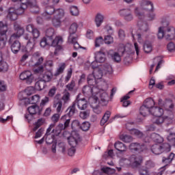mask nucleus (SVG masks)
Here are the masks:
<instances>
[{
	"mask_svg": "<svg viewBox=\"0 0 175 175\" xmlns=\"http://www.w3.org/2000/svg\"><path fill=\"white\" fill-rule=\"evenodd\" d=\"M21 2L19 8H10L8 10V18L12 21H16L18 14H23L27 8H30L31 13H39V5L36 0H29L25 3Z\"/></svg>",
	"mask_w": 175,
	"mask_h": 175,
	"instance_id": "1",
	"label": "nucleus"
},
{
	"mask_svg": "<svg viewBox=\"0 0 175 175\" xmlns=\"http://www.w3.org/2000/svg\"><path fill=\"white\" fill-rule=\"evenodd\" d=\"M53 14H55L52 19L53 25L54 27H61L62 20L65 17V10L63 8L55 9L53 5H46L44 12L42 14V17L46 20H50Z\"/></svg>",
	"mask_w": 175,
	"mask_h": 175,
	"instance_id": "2",
	"label": "nucleus"
},
{
	"mask_svg": "<svg viewBox=\"0 0 175 175\" xmlns=\"http://www.w3.org/2000/svg\"><path fill=\"white\" fill-rule=\"evenodd\" d=\"M26 31L31 33V36L29 34H25L24 36L25 40H28L26 45V50L27 51H32V50H33V47H35L36 39L40 36V31H39L38 29L35 28L33 25H28L26 27Z\"/></svg>",
	"mask_w": 175,
	"mask_h": 175,
	"instance_id": "3",
	"label": "nucleus"
},
{
	"mask_svg": "<svg viewBox=\"0 0 175 175\" xmlns=\"http://www.w3.org/2000/svg\"><path fill=\"white\" fill-rule=\"evenodd\" d=\"M154 10V4L150 0H141L139 5H137L133 9V14L137 18H144L147 12H151Z\"/></svg>",
	"mask_w": 175,
	"mask_h": 175,
	"instance_id": "4",
	"label": "nucleus"
},
{
	"mask_svg": "<svg viewBox=\"0 0 175 175\" xmlns=\"http://www.w3.org/2000/svg\"><path fill=\"white\" fill-rule=\"evenodd\" d=\"M33 72L36 75H40V79L44 83H50L54 77L53 69L46 70L43 66H40L34 68Z\"/></svg>",
	"mask_w": 175,
	"mask_h": 175,
	"instance_id": "5",
	"label": "nucleus"
},
{
	"mask_svg": "<svg viewBox=\"0 0 175 175\" xmlns=\"http://www.w3.org/2000/svg\"><path fill=\"white\" fill-rule=\"evenodd\" d=\"M159 106H163L164 109L170 112V115L166 116V118H170V120L174 118L173 110L174 109V103L172 99L167 98L164 102L162 101V99H159Z\"/></svg>",
	"mask_w": 175,
	"mask_h": 175,
	"instance_id": "6",
	"label": "nucleus"
},
{
	"mask_svg": "<svg viewBox=\"0 0 175 175\" xmlns=\"http://www.w3.org/2000/svg\"><path fill=\"white\" fill-rule=\"evenodd\" d=\"M128 46H129V44L126 45V46L122 45L118 49L117 52L110 50L109 51L108 54L111 56V58L114 62H121V57H122L124 55V53L126 51V47H128Z\"/></svg>",
	"mask_w": 175,
	"mask_h": 175,
	"instance_id": "7",
	"label": "nucleus"
},
{
	"mask_svg": "<svg viewBox=\"0 0 175 175\" xmlns=\"http://www.w3.org/2000/svg\"><path fill=\"white\" fill-rule=\"evenodd\" d=\"M103 76V72L99 68H95L93 74L88 77V83L89 85H96V80L100 79Z\"/></svg>",
	"mask_w": 175,
	"mask_h": 175,
	"instance_id": "8",
	"label": "nucleus"
},
{
	"mask_svg": "<svg viewBox=\"0 0 175 175\" xmlns=\"http://www.w3.org/2000/svg\"><path fill=\"white\" fill-rule=\"evenodd\" d=\"M151 151L155 155H159V154H162L164 151L169 152L170 151V145L169 144H156L152 146Z\"/></svg>",
	"mask_w": 175,
	"mask_h": 175,
	"instance_id": "9",
	"label": "nucleus"
},
{
	"mask_svg": "<svg viewBox=\"0 0 175 175\" xmlns=\"http://www.w3.org/2000/svg\"><path fill=\"white\" fill-rule=\"evenodd\" d=\"M14 29L15 31V33L12 34V36L10 38V43H12L16 39H19V38H21L23 35H24V32H25V30L24 29V27H21V25L15 23L14 25Z\"/></svg>",
	"mask_w": 175,
	"mask_h": 175,
	"instance_id": "10",
	"label": "nucleus"
},
{
	"mask_svg": "<svg viewBox=\"0 0 175 175\" xmlns=\"http://www.w3.org/2000/svg\"><path fill=\"white\" fill-rule=\"evenodd\" d=\"M8 30V24H4L3 22H0V49H3V47L6 46V40L3 36H6Z\"/></svg>",
	"mask_w": 175,
	"mask_h": 175,
	"instance_id": "11",
	"label": "nucleus"
},
{
	"mask_svg": "<svg viewBox=\"0 0 175 175\" xmlns=\"http://www.w3.org/2000/svg\"><path fill=\"white\" fill-rule=\"evenodd\" d=\"M64 42V39L61 36H56L54 40L51 38V46L55 47L54 54L57 55L58 54V51H61L62 50V44Z\"/></svg>",
	"mask_w": 175,
	"mask_h": 175,
	"instance_id": "12",
	"label": "nucleus"
},
{
	"mask_svg": "<svg viewBox=\"0 0 175 175\" xmlns=\"http://www.w3.org/2000/svg\"><path fill=\"white\" fill-rule=\"evenodd\" d=\"M166 118H166V116L165 118H163L162 116H156L152 119L153 124H151L150 126H148V131L149 132H154V131L157 129V126H155L154 124L156 125H162V124L165 122V120H166Z\"/></svg>",
	"mask_w": 175,
	"mask_h": 175,
	"instance_id": "13",
	"label": "nucleus"
},
{
	"mask_svg": "<svg viewBox=\"0 0 175 175\" xmlns=\"http://www.w3.org/2000/svg\"><path fill=\"white\" fill-rule=\"evenodd\" d=\"M119 16L123 17L125 21H132L133 20V14L132 10L129 8H123L118 11Z\"/></svg>",
	"mask_w": 175,
	"mask_h": 175,
	"instance_id": "14",
	"label": "nucleus"
},
{
	"mask_svg": "<svg viewBox=\"0 0 175 175\" xmlns=\"http://www.w3.org/2000/svg\"><path fill=\"white\" fill-rule=\"evenodd\" d=\"M90 106L93 109L94 113L96 114H100L102 113V109L99 108V103H98V97L94 96L89 98Z\"/></svg>",
	"mask_w": 175,
	"mask_h": 175,
	"instance_id": "15",
	"label": "nucleus"
},
{
	"mask_svg": "<svg viewBox=\"0 0 175 175\" xmlns=\"http://www.w3.org/2000/svg\"><path fill=\"white\" fill-rule=\"evenodd\" d=\"M94 96L98 98L97 103H100V102H107V99H109V94H107L106 91L103 90H100L99 92H96L95 94H93V96H92V98H94Z\"/></svg>",
	"mask_w": 175,
	"mask_h": 175,
	"instance_id": "16",
	"label": "nucleus"
},
{
	"mask_svg": "<svg viewBox=\"0 0 175 175\" xmlns=\"http://www.w3.org/2000/svg\"><path fill=\"white\" fill-rule=\"evenodd\" d=\"M74 105H77L79 110H85L88 107V103L85 98H80V96H77V99L73 103Z\"/></svg>",
	"mask_w": 175,
	"mask_h": 175,
	"instance_id": "17",
	"label": "nucleus"
},
{
	"mask_svg": "<svg viewBox=\"0 0 175 175\" xmlns=\"http://www.w3.org/2000/svg\"><path fill=\"white\" fill-rule=\"evenodd\" d=\"M131 151H137V152H143L147 150V146L144 144L132 143L129 146Z\"/></svg>",
	"mask_w": 175,
	"mask_h": 175,
	"instance_id": "18",
	"label": "nucleus"
},
{
	"mask_svg": "<svg viewBox=\"0 0 175 175\" xmlns=\"http://www.w3.org/2000/svg\"><path fill=\"white\" fill-rule=\"evenodd\" d=\"M19 77L21 80H25L27 84H31L33 81V75H32V72L29 70L22 72Z\"/></svg>",
	"mask_w": 175,
	"mask_h": 175,
	"instance_id": "19",
	"label": "nucleus"
},
{
	"mask_svg": "<svg viewBox=\"0 0 175 175\" xmlns=\"http://www.w3.org/2000/svg\"><path fill=\"white\" fill-rule=\"evenodd\" d=\"M142 162H143V158L140 156L133 154L130 157V165L132 167H137V166H140Z\"/></svg>",
	"mask_w": 175,
	"mask_h": 175,
	"instance_id": "20",
	"label": "nucleus"
},
{
	"mask_svg": "<svg viewBox=\"0 0 175 175\" xmlns=\"http://www.w3.org/2000/svg\"><path fill=\"white\" fill-rule=\"evenodd\" d=\"M79 28V25L77 23H72L69 28V36L68 39L72 40L73 38H79V36L76 33L77 32V29Z\"/></svg>",
	"mask_w": 175,
	"mask_h": 175,
	"instance_id": "21",
	"label": "nucleus"
},
{
	"mask_svg": "<svg viewBox=\"0 0 175 175\" xmlns=\"http://www.w3.org/2000/svg\"><path fill=\"white\" fill-rule=\"evenodd\" d=\"M175 38V28L173 26L167 27L165 34V39L166 40H173Z\"/></svg>",
	"mask_w": 175,
	"mask_h": 175,
	"instance_id": "22",
	"label": "nucleus"
},
{
	"mask_svg": "<svg viewBox=\"0 0 175 175\" xmlns=\"http://www.w3.org/2000/svg\"><path fill=\"white\" fill-rule=\"evenodd\" d=\"M58 96H56L53 102V107L56 109L57 113H62L64 111V105L61 99H57Z\"/></svg>",
	"mask_w": 175,
	"mask_h": 175,
	"instance_id": "23",
	"label": "nucleus"
},
{
	"mask_svg": "<svg viewBox=\"0 0 175 175\" xmlns=\"http://www.w3.org/2000/svg\"><path fill=\"white\" fill-rule=\"evenodd\" d=\"M25 105H36V103H38V102H39L40 100V96L38 94H36L33 96H31V98H25L24 100H23Z\"/></svg>",
	"mask_w": 175,
	"mask_h": 175,
	"instance_id": "24",
	"label": "nucleus"
},
{
	"mask_svg": "<svg viewBox=\"0 0 175 175\" xmlns=\"http://www.w3.org/2000/svg\"><path fill=\"white\" fill-rule=\"evenodd\" d=\"M10 43L12 44L11 49L12 53H14V54H17V53H18L21 49V43H20V41L17 40V39H15L12 42Z\"/></svg>",
	"mask_w": 175,
	"mask_h": 175,
	"instance_id": "25",
	"label": "nucleus"
},
{
	"mask_svg": "<svg viewBox=\"0 0 175 175\" xmlns=\"http://www.w3.org/2000/svg\"><path fill=\"white\" fill-rule=\"evenodd\" d=\"M150 114L154 117H162L163 116V109L159 107H153L150 109Z\"/></svg>",
	"mask_w": 175,
	"mask_h": 175,
	"instance_id": "26",
	"label": "nucleus"
},
{
	"mask_svg": "<svg viewBox=\"0 0 175 175\" xmlns=\"http://www.w3.org/2000/svg\"><path fill=\"white\" fill-rule=\"evenodd\" d=\"M97 90L98 89H96V88H92L91 86H84L82 91L84 95H92V96H94Z\"/></svg>",
	"mask_w": 175,
	"mask_h": 175,
	"instance_id": "27",
	"label": "nucleus"
},
{
	"mask_svg": "<svg viewBox=\"0 0 175 175\" xmlns=\"http://www.w3.org/2000/svg\"><path fill=\"white\" fill-rule=\"evenodd\" d=\"M95 59L96 62L102 64L106 61V55L105 53L99 51L95 53Z\"/></svg>",
	"mask_w": 175,
	"mask_h": 175,
	"instance_id": "28",
	"label": "nucleus"
},
{
	"mask_svg": "<svg viewBox=\"0 0 175 175\" xmlns=\"http://www.w3.org/2000/svg\"><path fill=\"white\" fill-rule=\"evenodd\" d=\"M103 21H105V15L100 14V13H98L95 17V24L96 25V27L98 28H99V27H100V25H102V24H103Z\"/></svg>",
	"mask_w": 175,
	"mask_h": 175,
	"instance_id": "29",
	"label": "nucleus"
},
{
	"mask_svg": "<svg viewBox=\"0 0 175 175\" xmlns=\"http://www.w3.org/2000/svg\"><path fill=\"white\" fill-rule=\"evenodd\" d=\"M77 39H79V37H75L70 40V38L68 39V43L70 44H73L75 50H79V49H85V48L80 46V44L77 42Z\"/></svg>",
	"mask_w": 175,
	"mask_h": 175,
	"instance_id": "30",
	"label": "nucleus"
},
{
	"mask_svg": "<svg viewBox=\"0 0 175 175\" xmlns=\"http://www.w3.org/2000/svg\"><path fill=\"white\" fill-rule=\"evenodd\" d=\"M77 140H79V134L75 133V137L72 135L68 137V143L71 148H75L77 146Z\"/></svg>",
	"mask_w": 175,
	"mask_h": 175,
	"instance_id": "31",
	"label": "nucleus"
},
{
	"mask_svg": "<svg viewBox=\"0 0 175 175\" xmlns=\"http://www.w3.org/2000/svg\"><path fill=\"white\" fill-rule=\"evenodd\" d=\"M155 105V101L152 98H146L144 102L143 106L150 109V110L154 107Z\"/></svg>",
	"mask_w": 175,
	"mask_h": 175,
	"instance_id": "32",
	"label": "nucleus"
},
{
	"mask_svg": "<svg viewBox=\"0 0 175 175\" xmlns=\"http://www.w3.org/2000/svg\"><path fill=\"white\" fill-rule=\"evenodd\" d=\"M114 147L118 151H120V152H124L126 151V146H125V144H124L121 142H116L114 144Z\"/></svg>",
	"mask_w": 175,
	"mask_h": 175,
	"instance_id": "33",
	"label": "nucleus"
},
{
	"mask_svg": "<svg viewBox=\"0 0 175 175\" xmlns=\"http://www.w3.org/2000/svg\"><path fill=\"white\" fill-rule=\"evenodd\" d=\"M29 114L33 116V114H38V113H40V110L39 109V106L36 105H31L27 109Z\"/></svg>",
	"mask_w": 175,
	"mask_h": 175,
	"instance_id": "34",
	"label": "nucleus"
},
{
	"mask_svg": "<svg viewBox=\"0 0 175 175\" xmlns=\"http://www.w3.org/2000/svg\"><path fill=\"white\" fill-rule=\"evenodd\" d=\"M139 114L143 116V117H146L148 114H151V109L147 108V107L142 105L139 109Z\"/></svg>",
	"mask_w": 175,
	"mask_h": 175,
	"instance_id": "35",
	"label": "nucleus"
},
{
	"mask_svg": "<svg viewBox=\"0 0 175 175\" xmlns=\"http://www.w3.org/2000/svg\"><path fill=\"white\" fill-rule=\"evenodd\" d=\"M175 154L174 153H170L167 157H163L162 162L165 164V166L167 165H170L172 163V161L174 159Z\"/></svg>",
	"mask_w": 175,
	"mask_h": 175,
	"instance_id": "36",
	"label": "nucleus"
},
{
	"mask_svg": "<svg viewBox=\"0 0 175 175\" xmlns=\"http://www.w3.org/2000/svg\"><path fill=\"white\" fill-rule=\"evenodd\" d=\"M70 14L74 17H77L80 14V11H79V8L76 5H71L69 7Z\"/></svg>",
	"mask_w": 175,
	"mask_h": 175,
	"instance_id": "37",
	"label": "nucleus"
},
{
	"mask_svg": "<svg viewBox=\"0 0 175 175\" xmlns=\"http://www.w3.org/2000/svg\"><path fill=\"white\" fill-rule=\"evenodd\" d=\"M151 139L155 142V143H163V137H162L159 134H157L155 133H152L150 135Z\"/></svg>",
	"mask_w": 175,
	"mask_h": 175,
	"instance_id": "38",
	"label": "nucleus"
},
{
	"mask_svg": "<svg viewBox=\"0 0 175 175\" xmlns=\"http://www.w3.org/2000/svg\"><path fill=\"white\" fill-rule=\"evenodd\" d=\"M41 47H46V46H51V38L44 37L42 38L40 43Z\"/></svg>",
	"mask_w": 175,
	"mask_h": 175,
	"instance_id": "39",
	"label": "nucleus"
},
{
	"mask_svg": "<svg viewBox=\"0 0 175 175\" xmlns=\"http://www.w3.org/2000/svg\"><path fill=\"white\" fill-rule=\"evenodd\" d=\"M110 116H111V113L109 111H107L100 120V125H105L109 121Z\"/></svg>",
	"mask_w": 175,
	"mask_h": 175,
	"instance_id": "40",
	"label": "nucleus"
},
{
	"mask_svg": "<svg viewBox=\"0 0 175 175\" xmlns=\"http://www.w3.org/2000/svg\"><path fill=\"white\" fill-rule=\"evenodd\" d=\"M144 51L146 53H151L152 51V44L151 42L146 41L144 44Z\"/></svg>",
	"mask_w": 175,
	"mask_h": 175,
	"instance_id": "41",
	"label": "nucleus"
},
{
	"mask_svg": "<svg viewBox=\"0 0 175 175\" xmlns=\"http://www.w3.org/2000/svg\"><path fill=\"white\" fill-rule=\"evenodd\" d=\"M138 172L139 175H150L151 174V172L148 169L145 167L144 165L140 167L138 170Z\"/></svg>",
	"mask_w": 175,
	"mask_h": 175,
	"instance_id": "42",
	"label": "nucleus"
},
{
	"mask_svg": "<svg viewBox=\"0 0 175 175\" xmlns=\"http://www.w3.org/2000/svg\"><path fill=\"white\" fill-rule=\"evenodd\" d=\"M43 124H44V119L43 118L38 119V121L34 124L35 126L33 129V132H36V131H38V129H39V128H40V126H42Z\"/></svg>",
	"mask_w": 175,
	"mask_h": 175,
	"instance_id": "43",
	"label": "nucleus"
},
{
	"mask_svg": "<svg viewBox=\"0 0 175 175\" xmlns=\"http://www.w3.org/2000/svg\"><path fill=\"white\" fill-rule=\"evenodd\" d=\"M62 121L64 123V128L66 129V128L69 126V124H70V118H69V116L65 115L62 117Z\"/></svg>",
	"mask_w": 175,
	"mask_h": 175,
	"instance_id": "44",
	"label": "nucleus"
},
{
	"mask_svg": "<svg viewBox=\"0 0 175 175\" xmlns=\"http://www.w3.org/2000/svg\"><path fill=\"white\" fill-rule=\"evenodd\" d=\"M120 140L122 142H124V143H131L132 140H133V138L131 135H121L120 137Z\"/></svg>",
	"mask_w": 175,
	"mask_h": 175,
	"instance_id": "45",
	"label": "nucleus"
},
{
	"mask_svg": "<svg viewBox=\"0 0 175 175\" xmlns=\"http://www.w3.org/2000/svg\"><path fill=\"white\" fill-rule=\"evenodd\" d=\"M130 133L133 136H136V137H142L143 136V133L136 129H131Z\"/></svg>",
	"mask_w": 175,
	"mask_h": 175,
	"instance_id": "46",
	"label": "nucleus"
},
{
	"mask_svg": "<svg viewBox=\"0 0 175 175\" xmlns=\"http://www.w3.org/2000/svg\"><path fill=\"white\" fill-rule=\"evenodd\" d=\"M53 66H54V63L53 62V61L48 60L44 63L43 68L46 70H50V69H51V68H53Z\"/></svg>",
	"mask_w": 175,
	"mask_h": 175,
	"instance_id": "47",
	"label": "nucleus"
},
{
	"mask_svg": "<svg viewBox=\"0 0 175 175\" xmlns=\"http://www.w3.org/2000/svg\"><path fill=\"white\" fill-rule=\"evenodd\" d=\"M68 117H72L74 116L75 113H76V105L75 104H72V105L70 107H68Z\"/></svg>",
	"mask_w": 175,
	"mask_h": 175,
	"instance_id": "48",
	"label": "nucleus"
},
{
	"mask_svg": "<svg viewBox=\"0 0 175 175\" xmlns=\"http://www.w3.org/2000/svg\"><path fill=\"white\" fill-rule=\"evenodd\" d=\"M45 137H46V143L47 144H52V143H54V134L45 135Z\"/></svg>",
	"mask_w": 175,
	"mask_h": 175,
	"instance_id": "49",
	"label": "nucleus"
},
{
	"mask_svg": "<svg viewBox=\"0 0 175 175\" xmlns=\"http://www.w3.org/2000/svg\"><path fill=\"white\" fill-rule=\"evenodd\" d=\"M64 129H65L64 127V124H59L56 127L55 130V129L52 130V132H53V133H55V135H59V133H61V131H64Z\"/></svg>",
	"mask_w": 175,
	"mask_h": 175,
	"instance_id": "50",
	"label": "nucleus"
},
{
	"mask_svg": "<svg viewBox=\"0 0 175 175\" xmlns=\"http://www.w3.org/2000/svg\"><path fill=\"white\" fill-rule=\"evenodd\" d=\"M35 87H36V90H38L40 91L43 90V88H44V81H43L42 79H40V81H38L36 83Z\"/></svg>",
	"mask_w": 175,
	"mask_h": 175,
	"instance_id": "51",
	"label": "nucleus"
},
{
	"mask_svg": "<svg viewBox=\"0 0 175 175\" xmlns=\"http://www.w3.org/2000/svg\"><path fill=\"white\" fill-rule=\"evenodd\" d=\"M165 38V29L163 27H159L157 38L158 39H163Z\"/></svg>",
	"mask_w": 175,
	"mask_h": 175,
	"instance_id": "52",
	"label": "nucleus"
},
{
	"mask_svg": "<svg viewBox=\"0 0 175 175\" xmlns=\"http://www.w3.org/2000/svg\"><path fill=\"white\" fill-rule=\"evenodd\" d=\"M167 139L168 142H171V144H172V146H175V133H170L169 135H167Z\"/></svg>",
	"mask_w": 175,
	"mask_h": 175,
	"instance_id": "53",
	"label": "nucleus"
},
{
	"mask_svg": "<svg viewBox=\"0 0 175 175\" xmlns=\"http://www.w3.org/2000/svg\"><path fill=\"white\" fill-rule=\"evenodd\" d=\"M65 68H66V65L65 64V63L62 64L61 66L59 67V68L57 70V72L55 74V76H58L61 75V73H64V70H65Z\"/></svg>",
	"mask_w": 175,
	"mask_h": 175,
	"instance_id": "54",
	"label": "nucleus"
},
{
	"mask_svg": "<svg viewBox=\"0 0 175 175\" xmlns=\"http://www.w3.org/2000/svg\"><path fill=\"white\" fill-rule=\"evenodd\" d=\"M62 99L64 100V103H68V102L70 100V93L69 92H66Z\"/></svg>",
	"mask_w": 175,
	"mask_h": 175,
	"instance_id": "55",
	"label": "nucleus"
},
{
	"mask_svg": "<svg viewBox=\"0 0 175 175\" xmlns=\"http://www.w3.org/2000/svg\"><path fill=\"white\" fill-rule=\"evenodd\" d=\"M54 35V29L49 28L46 31V36L48 39H53V36Z\"/></svg>",
	"mask_w": 175,
	"mask_h": 175,
	"instance_id": "56",
	"label": "nucleus"
},
{
	"mask_svg": "<svg viewBox=\"0 0 175 175\" xmlns=\"http://www.w3.org/2000/svg\"><path fill=\"white\" fill-rule=\"evenodd\" d=\"M91 126V124H90V122H85L82 123V124L80 126L81 129L83 131H87L90 129Z\"/></svg>",
	"mask_w": 175,
	"mask_h": 175,
	"instance_id": "57",
	"label": "nucleus"
},
{
	"mask_svg": "<svg viewBox=\"0 0 175 175\" xmlns=\"http://www.w3.org/2000/svg\"><path fill=\"white\" fill-rule=\"evenodd\" d=\"M8 63L5 62L0 63V72H8Z\"/></svg>",
	"mask_w": 175,
	"mask_h": 175,
	"instance_id": "58",
	"label": "nucleus"
},
{
	"mask_svg": "<svg viewBox=\"0 0 175 175\" xmlns=\"http://www.w3.org/2000/svg\"><path fill=\"white\" fill-rule=\"evenodd\" d=\"M59 147V151H61L63 154H65L66 152V145H65V143L60 142L58 144Z\"/></svg>",
	"mask_w": 175,
	"mask_h": 175,
	"instance_id": "59",
	"label": "nucleus"
},
{
	"mask_svg": "<svg viewBox=\"0 0 175 175\" xmlns=\"http://www.w3.org/2000/svg\"><path fill=\"white\" fill-rule=\"evenodd\" d=\"M100 44H103V37L100 36L95 40V47H100Z\"/></svg>",
	"mask_w": 175,
	"mask_h": 175,
	"instance_id": "60",
	"label": "nucleus"
},
{
	"mask_svg": "<svg viewBox=\"0 0 175 175\" xmlns=\"http://www.w3.org/2000/svg\"><path fill=\"white\" fill-rule=\"evenodd\" d=\"M104 42L106 44H111L114 40L111 36H107L105 37Z\"/></svg>",
	"mask_w": 175,
	"mask_h": 175,
	"instance_id": "61",
	"label": "nucleus"
},
{
	"mask_svg": "<svg viewBox=\"0 0 175 175\" xmlns=\"http://www.w3.org/2000/svg\"><path fill=\"white\" fill-rule=\"evenodd\" d=\"M145 167L148 169V170H150V169H152V167H154L155 163L151 161H146L145 163V165H144Z\"/></svg>",
	"mask_w": 175,
	"mask_h": 175,
	"instance_id": "62",
	"label": "nucleus"
},
{
	"mask_svg": "<svg viewBox=\"0 0 175 175\" xmlns=\"http://www.w3.org/2000/svg\"><path fill=\"white\" fill-rule=\"evenodd\" d=\"M76 85V83L75 82V81H71L70 83H68V85H66L67 90L68 91H73V88H75Z\"/></svg>",
	"mask_w": 175,
	"mask_h": 175,
	"instance_id": "63",
	"label": "nucleus"
},
{
	"mask_svg": "<svg viewBox=\"0 0 175 175\" xmlns=\"http://www.w3.org/2000/svg\"><path fill=\"white\" fill-rule=\"evenodd\" d=\"M79 117L83 120H85L86 118H88V117H90V111H81L79 114Z\"/></svg>",
	"mask_w": 175,
	"mask_h": 175,
	"instance_id": "64",
	"label": "nucleus"
}]
</instances>
